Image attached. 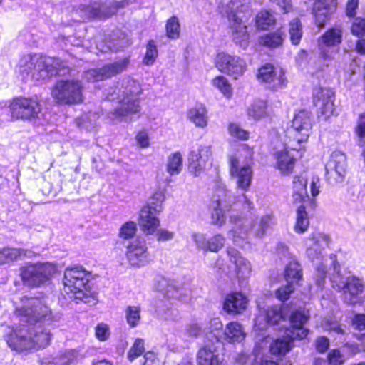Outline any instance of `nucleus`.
Masks as SVG:
<instances>
[{"label":"nucleus","mask_w":365,"mask_h":365,"mask_svg":"<svg viewBox=\"0 0 365 365\" xmlns=\"http://www.w3.org/2000/svg\"><path fill=\"white\" fill-rule=\"evenodd\" d=\"M329 242V237L319 232L312 233L306 241L307 256L316 267L314 279L317 287L322 289L329 274L332 287L344 292L346 303L362 304L364 302L361 296L364 289L362 280L350 273H341L335 255L324 257L323 250Z\"/></svg>","instance_id":"1"},{"label":"nucleus","mask_w":365,"mask_h":365,"mask_svg":"<svg viewBox=\"0 0 365 365\" xmlns=\"http://www.w3.org/2000/svg\"><path fill=\"white\" fill-rule=\"evenodd\" d=\"M15 313L21 322L29 324L17 327L8 336L11 348L23 351L45 348L50 344L53 319L51 310L41 300L24 297L16 307Z\"/></svg>","instance_id":"2"},{"label":"nucleus","mask_w":365,"mask_h":365,"mask_svg":"<svg viewBox=\"0 0 365 365\" xmlns=\"http://www.w3.org/2000/svg\"><path fill=\"white\" fill-rule=\"evenodd\" d=\"M142 89L140 83L130 77L123 78L116 86L111 88L105 95L108 101H118L120 105L110 115L112 120L129 123L130 115L140 111L138 96Z\"/></svg>","instance_id":"3"},{"label":"nucleus","mask_w":365,"mask_h":365,"mask_svg":"<svg viewBox=\"0 0 365 365\" xmlns=\"http://www.w3.org/2000/svg\"><path fill=\"white\" fill-rule=\"evenodd\" d=\"M238 202L242 204L244 210L250 212L253 208V203L244 192L237 197H232L224 183L217 182L210 205L211 223L223 226L226 220L225 210H229Z\"/></svg>","instance_id":"4"},{"label":"nucleus","mask_w":365,"mask_h":365,"mask_svg":"<svg viewBox=\"0 0 365 365\" xmlns=\"http://www.w3.org/2000/svg\"><path fill=\"white\" fill-rule=\"evenodd\" d=\"M309 319V312L305 309L292 312L289 327L286 329L282 339H277L271 344V353L274 355H284L291 349L292 341L304 339L309 333V330L304 327Z\"/></svg>","instance_id":"5"},{"label":"nucleus","mask_w":365,"mask_h":365,"mask_svg":"<svg viewBox=\"0 0 365 365\" xmlns=\"http://www.w3.org/2000/svg\"><path fill=\"white\" fill-rule=\"evenodd\" d=\"M90 279L91 273L81 266L67 268L64 272L63 292L70 299L89 303L91 297Z\"/></svg>","instance_id":"6"},{"label":"nucleus","mask_w":365,"mask_h":365,"mask_svg":"<svg viewBox=\"0 0 365 365\" xmlns=\"http://www.w3.org/2000/svg\"><path fill=\"white\" fill-rule=\"evenodd\" d=\"M312 123L311 114L306 110H300L295 114L292 125L287 129L285 140L288 148L300 153V156L306 150V145L312 133Z\"/></svg>","instance_id":"7"},{"label":"nucleus","mask_w":365,"mask_h":365,"mask_svg":"<svg viewBox=\"0 0 365 365\" xmlns=\"http://www.w3.org/2000/svg\"><path fill=\"white\" fill-rule=\"evenodd\" d=\"M62 62L59 58L41 56L38 54H27L24 56L19 62V71L22 75L28 76L34 71L39 73L41 78H46L53 75H63L61 71Z\"/></svg>","instance_id":"8"},{"label":"nucleus","mask_w":365,"mask_h":365,"mask_svg":"<svg viewBox=\"0 0 365 365\" xmlns=\"http://www.w3.org/2000/svg\"><path fill=\"white\" fill-rule=\"evenodd\" d=\"M241 150L246 153L245 162H242L241 157L232 156L230 159V175L235 180L237 187L246 192L251 186L253 179V170L252 168V149L247 145L240 146Z\"/></svg>","instance_id":"9"},{"label":"nucleus","mask_w":365,"mask_h":365,"mask_svg":"<svg viewBox=\"0 0 365 365\" xmlns=\"http://www.w3.org/2000/svg\"><path fill=\"white\" fill-rule=\"evenodd\" d=\"M56 272V266L50 262L26 264L20 268V277L24 284L34 287L48 282Z\"/></svg>","instance_id":"10"},{"label":"nucleus","mask_w":365,"mask_h":365,"mask_svg":"<svg viewBox=\"0 0 365 365\" xmlns=\"http://www.w3.org/2000/svg\"><path fill=\"white\" fill-rule=\"evenodd\" d=\"M51 96L61 105L78 104L83 101V85L78 80H60L51 90Z\"/></svg>","instance_id":"11"},{"label":"nucleus","mask_w":365,"mask_h":365,"mask_svg":"<svg viewBox=\"0 0 365 365\" xmlns=\"http://www.w3.org/2000/svg\"><path fill=\"white\" fill-rule=\"evenodd\" d=\"M11 117L14 120L34 122L40 118L41 106L36 98L16 97L9 105Z\"/></svg>","instance_id":"12"},{"label":"nucleus","mask_w":365,"mask_h":365,"mask_svg":"<svg viewBox=\"0 0 365 365\" xmlns=\"http://www.w3.org/2000/svg\"><path fill=\"white\" fill-rule=\"evenodd\" d=\"M257 79L266 88L272 91H278L285 88L288 80L285 71L271 63H265L259 68Z\"/></svg>","instance_id":"13"},{"label":"nucleus","mask_w":365,"mask_h":365,"mask_svg":"<svg viewBox=\"0 0 365 365\" xmlns=\"http://www.w3.org/2000/svg\"><path fill=\"white\" fill-rule=\"evenodd\" d=\"M212 156V146L199 143L193 146L188 154V171L194 176H200L211 161Z\"/></svg>","instance_id":"14"},{"label":"nucleus","mask_w":365,"mask_h":365,"mask_svg":"<svg viewBox=\"0 0 365 365\" xmlns=\"http://www.w3.org/2000/svg\"><path fill=\"white\" fill-rule=\"evenodd\" d=\"M346 157L340 151L333 152L325 165V177L331 185H338L344 182L346 174Z\"/></svg>","instance_id":"15"},{"label":"nucleus","mask_w":365,"mask_h":365,"mask_svg":"<svg viewBox=\"0 0 365 365\" xmlns=\"http://www.w3.org/2000/svg\"><path fill=\"white\" fill-rule=\"evenodd\" d=\"M215 66L217 69L234 79L242 76L247 70V63L238 56L230 55L221 52L215 58Z\"/></svg>","instance_id":"16"},{"label":"nucleus","mask_w":365,"mask_h":365,"mask_svg":"<svg viewBox=\"0 0 365 365\" xmlns=\"http://www.w3.org/2000/svg\"><path fill=\"white\" fill-rule=\"evenodd\" d=\"M342 40V31L339 27L328 29L319 39L318 46L322 56L324 59L334 58L339 51Z\"/></svg>","instance_id":"17"},{"label":"nucleus","mask_w":365,"mask_h":365,"mask_svg":"<svg viewBox=\"0 0 365 365\" xmlns=\"http://www.w3.org/2000/svg\"><path fill=\"white\" fill-rule=\"evenodd\" d=\"M219 8L230 23H243L250 13L245 0H221Z\"/></svg>","instance_id":"18"},{"label":"nucleus","mask_w":365,"mask_h":365,"mask_svg":"<svg viewBox=\"0 0 365 365\" xmlns=\"http://www.w3.org/2000/svg\"><path fill=\"white\" fill-rule=\"evenodd\" d=\"M129 59L124 58L109 63L99 69H90L84 73L83 78L89 82L103 81L123 72L129 64Z\"/></svg>","instance_id":"19"},{"label":"nucleus","mask_w":365,"mask_h":365,"mask_svg":"<svg viewBox=\"0 0 365 365\" xmlns=\"http://www.w3.org/2000/svg\"><path fill=\"white\" fill-rule=\"evenodd\" d=\"M125 256L130 265L134 267L146 266L150 261V255L143 240H135L130 242L127 246Z\"/></svg>","instance_id":"20"},{"label":"nucleus","mask_w":365,"mask_h":365,"mask_svg":"<svg viewBox=\"0 0 365 365\" xmlns=\"http://www.w3.org/2000/svg\"><path fill=\"white\" fill-rule=\"evenodd\" d=\"M230 221L233 227L229 231L228 237L232 239L237 246L244 248L249 242V231L251 222L244 217L230 215Z\"/></svg>","instance_id":"21"},{"label":"nucleus","mask_w":365,"mask_h":365,"mask_svg":"<svg viewBox=\"0 0 365 365\" xmlns=\"http://www.w3.org/2000/svg\"><path fill=\"white\" fill-rule=\"evenodd\" d=\"M300 153L288 148L284 140V148L274 153V166L282 175H289L294 170L297 158H301Z\"/></svg>","instance_id":"22"},{"label":"nucleus","mask_w":365,"mask_h":365,"mask_svg":"<svg viewBox=\"0 0 365 365\" xmlns=\"http://www.w3.org/2000/svg\"><path fill=\"white\" fill-rule=\"evenodd\" d=\"M132 3V0H101L99 5H93L91 8L90 15L100 20H106L115 15L118 9Z\"/></svg>","instance_id":"23"},{"label":"nucleus","mask_w":365,"mask_h":365,"mask_svg":"<svg viewBox=\"0 0 365 365\" xmlns=\"http://www.w3.org/2000/svg\"><path fill=\"white\" fill-rule=\"evenodd\" d=\"M259 314L256 317L255 330H263L269 324H276L284 320V313L279 306H272L267 309L262 308L258 304Z\"/></svg>","instance_id":"24"},{"label":"nucleus","mask_w":365,"mask_h":365,"mask_svg":"<svg viewBox=\"0 0 365 365\" xmlns=\"http://www.w3.org/2000/svg\"><path fill=\"white\" fill-rule=\"evenodd\" d=\"M334 93L328 88H320L315 93L314 102L317 108L319 118L326 120L334 115Z\"/></svg>","instance_id":"25"},{"label":"nucleus","mask_w":365,"mask_h":365,"mask_svg":"<svg viewBox=\"0 0 365 365\" xmlns=\"http://www.w3.org/2000/svg\"><path fill=\"white\" fill-rule=\"evenodd\" d=\"M160 212L159 205L156 207L144 206L140 212L138 225L141 230L146 235H153L160 225V220L157 215Z\"/></svg>","instance_id":"26"},{"label":"nucleus","mask_w":365,"mask_h":365,"mask_svg":"<svg viewBox=\"0 0 365 365\" xmlns=\"http://www.w3.org/2000/svg\"><path fill=\"white\" fill-rule=\"evenodd\" d=\"M227 252L230 264L234 266V271L239 282L247 279L252 272L250 262L244 257L238 250L232 247H228Z\"/></svg>","instance_id":"27"},{"label":"nucleus","mask_w":365,"mask_h":365,"mask_svg":"<svg viewBox=\"0 0 365 365\" xmlns=\"http://www.w3.org/2000/svg\"><path fill=\"white\" fill-rule=\"evenodd\" d=\"M192 239L195 243L198 250H202L204 252L208 251L218 252L223 247L225 242V238L221 234H216L214 236L206 239L204 234L195 232L192 235Z\"/></svg>","instance_id":"28"},{"label":"nucleus","mask_w":365,"mask_h":365,"mask_svg":"<svg viewBox=\"0 0 365 365\" xmlns=\"http://www.w3.org/2000/svg\"><path fill=\"white\" fill-rule=\"evenodd\" d=\"M243 326L238 322H230L225 325L220 339L228 344H240L246 337Z\"/></svg>","instance_id":"29"},{"label":"nucleus","mask_w":365,"mask_h":365,"mask_svg":"<svg viewBox=\"0 0 365 365\" xmlns=\"http://www.w3.org/2000/svg\"><path fill=\"white\" fill-rule=\"evenodd\" d=\"M197 360L199 365H220L223 359L220 356L215 344L209 343L200 349Z\"/></svg>","instance_id":"30"},{"label":"nucleus","mask_w":365,"mask_h":365,"mask_svg":"<svg viewBox=\"0 0 365 365\" xmlns=\"http://www.w3.org/2000/svg\"><path fill=\"white\" fill-rule=\"evenodd\" d=\"M248 300L241 292L227 294L225 299L223 308L227 313L240 314L247 308Z\"/></svg>","instance_id":"31"},{"label":"nucleus","mask_w":365,"mask_h":365,"mask_svg":"<svg viewBox=\"0 0 365 365\" xmlns=\"http://www.w3.org/2000/svg\"><path fill=\"white\" fill-rule=\"evenodd\" d=\"M336 0H315L313 13L316 23H324L325 20L336 11Z\"/></svg>","instance_id":"32"},{"label":"nucleus","mask_w":365,"mask_h":365,"mask_svg":"<svg viewBox=\"0 0 365 365\" xmlns=\"http://www.w3.org/2000/svg\"><path fill=\"white\" fill-rule=\"evenodd\" d=\"M187 118L197 128L204 129L208 125V112L205 106L202 103L190 108L187 112Z\"/></svg>","instance_id":"33"},{"label":"nucleus","mask_w":365,"mask_h":365,"mask_svg":"<svg viewBox=\"0 0 365 365\" xmlns=\"http://www.w3.org/2000/svg\"><path fill=\"white\" fill-rule=\"evenodd\" d=\"M269 115L267 102L262 99H255L247 108V115L250 120L259 121Z\"/></svg>","instance_id":"34"},{"label":"nucleus","mask_w":365,"mask_h":365,"mask_svg":"<svg viewBox=\"0 0 365 365\" xmlns=\"http://www.w3.org/2000/svg\"><path fill=\"white\" fill-rule=\"evenodd\" d=\"M307 180L305 177L295 176L293 180V201L296 203L305 202L309 199L307 190Z\"/></svg>","instance_id":"35"},{"label":"nucleus","mask_w":365,"mask_h":365,"mask_svg":"<svg viewBox=\"0 0 365 365\" xmlns=\"http://www.w3.org/2000/svg\"><path fill=\"white\" fill-rule=\"evenodd\" d=\"M232 36L236 45L245 49L249 43L250 36L245 24H232Z\"/></svg>","instance_id":"36"},{"label":"nucleus","mask_w":365,"mask_h":365,"mask_svg":"<svg viewBox=\"0 0 365 365\" xmlns=\"http://www.w3.org/2000/svg\"><path fill=\"white\" fill-rule=\"evenodd\" d=\"M302 271L301 265L295 260L291 261L285 268L284 277L287 283L299 284L302 280Z\"/></svg>","instance_id":"37"},{"label":"nucleus","mask_w":365,"mask_h":365,"mask_svg":"<svg viewBox=\"0 0 365 365\" xmlns=\"http://www.w3.org/2000/svg\"><path fill=\"white\" fill-rule=\"evenodd\" d=\"M283 41V32L281 29L264 34L259 39V44L268 48L279 47L282 44Z\"/></svg>","instance_id":"38"},{"label":"nucleus","mask_w":365,"mask_h":365,"mask_svg":"<svg viewBox=\"0 0 365 365\" xmlns=\"http://www.w3.org/2000/svg\"><path fill=\"white\" fill-rule=\"evenodd\" d=\"M309 225L308 213L304 205H300L297 210L296 222L294 227L295 232L302 234L305 232Z\"/></svg>","instance_id":"39"},{"label":"nucleus","mask_w":365,"mask_h":365,"mask_svg":"<svg viewBox=\"0 0 365 365\" xmlns=\"http://www.w3.org/2000/svg\"><path fill=\"white\" fill-rule=\"evenodd\" d=\"M182 155L180 152H175L170 155L167 160V172L170 175L180 173L182 169Z\"/></svg>","instance_id":"40"},{"label":"nucleus","mask_w":365,"mask_h":365,"mask_svg":"<svg viewBox=\"0 0 365 365\" xmlns=\"http://www.w3.org/2000/svg\"><path fill=\"white\" fill-rule=\"evenodd\" d=\"M212 85L217 89L226 98L230 99L232 96L233 90L229 80L223 76H218L212 79Z\"/></svg>","instance_id":"41"},{"label":"nucleus","mask_w":365,"mask_h":365,"mask_svg":"<svg viewBox=\"0 0 365 365\" xmlns=\"http://www.w3.org/2000/svg\"><path fill=\"white\" fill-rule=\"evenodd\" d=\"M25 255L24 250L11 247L0 249V265L16 260Z\"/></svg>","instance_id":"42"},{"label":"nucleus","mask_w":365,"mask_h":365,"mask_svg":"<svg viewBox=\"0 0 365 365\" xmlns=\"http://www.w3.org/2000/svg\"><path fill=\"white\" fill-rule=\"evenodd\" d=\"M159 291L163 293L165 298H181L182 297V290L176 288L173 284H168L165 279L159 282Z\"/></svg>","instance_id":"43"},{"label":"nucleus","mask_w":365,"mask_h":365,"mask_svg":"<svg viewBox=\"0 0 365 365\" xmlns=\"http://www.w3.org/2000/svg\"><path fill=\"white\" fill-rule=\"evenodd\" d=\"M140 307L138 305L128 306L125 310L127 323L130 327H135L140 320Z\"/></svg>","instance_id":"44"},{"label":"nucleus","mask_w":365,"mask_h":365,"mask_svg":"<svg viewBox=\"0 0 365 365\" xmlns=\"http://www.w3.org/2000/svg\"><path fill=\"white\" fill-rule=\"evenodd\" d=\"M158 56L157 46L153 40H150L146 45L145 56L143 58V63L145 66H152Z\"/></svg>","instance_id":"45"},{"label":"nucleus","mask_w":365,"mask_h":365,"mask_svg":"<svg viewBox=\"0 0 365 365\" xmlns=\"http://www.w3.org/2000/svg\"><path fill=\"white\" fill-rule=\"evenodd\" d=\"M170 303L165 300L155 302V312L158 315L164 317L165 319H173L175 310L170 307Z\"/></svg>","instance_id":"46"},{"label":"nucleus","mask_w":365,"mask_h":365,"mask_svg":"<svg viewBox=\"0 0 365 365\" xmlns=\"http://www.w3.org/2000/svg\"><path fill=\"white\" fill-rule=\"evenodd\" d=\"M71 361L69 354H62L55 357H46L41 360V365H68Z\"/></svg>","instance_id":"47"},{"label":"nucleus","mask_w":365,"mask_h":365,"mask_svg":"<svg viewBox=\"0 0 365 365\" xmlns=\"http://www.w3.org/2000/svg\"><path fill=\"white\" fill-rule=\"evenodd\" d=\"M228 133L232 138L240 140H246L250 136L249 132L242 129L239 124L235 123H230L228 125Z\"/></svg>","instance_id":"48"},{"label":"nucleus","mask_w":365,"mask_h":365,"mask_svg":"<svg viewBox=\"0 0 365 365\" xmlns=\"http://www.w3.org/2000/svg\"><path fill=\"white\" fill-rule=\"evenodd\" d=\"M144 351V341L142 339H136L128 351V359L132 361L140 356Z\"/></svg>","instance_id":"49"},{"label":"nucleus","mask_w":365,"mask_h":365,"mask_svg":"<svg viewBox=\"0 0 365 365\" xmlns=\"http://www.w3.org/2000/svg\"><path fill=\"white\" fill-rule=\"evenodd\" d=\"M260 352L258 350V346H256L254 353L252 355H249L245 353L238 354L235 360L239 365H252L253 360H256V358L259 355Z\"/></svg>","instance_id":"50"},{"label":"nucleus","mask_w":365,"mask_h":365,"mask_svg":"<svg viewBox=\"0 0 365 365\" xmlns=\"http://www.w3.org/2000/svg\"><path fill=\"white\" fill-rule=\"evenodd\" d=\"M136 225L133 222H127L123 224L120 230L119 237L124 240L132 238L136 232Z\"/></svg>","instance_id":"51"},{"label":"nucleus","mask_w":365,"mask_h":365,"mask_svg":"<svg viewBox=\"0 0 365 365\" xmlns=\"http://www.w3.org/2000/svg\"><path fill=\"white\" fill-rule=\"evenodd\" d=\"M95 336L101 341L108 340L110 336L109 326L103 322L98 324L95 327Z\"/></svg>","instance_id":"52"},{"label":"nucleus","mask_w":365,"mask_h":365,"mask_svg":"<svg viewBox=\"0 0 365 365\" xmlns=\"http://www.w3.org/2000/svg\"><path fill=\"white\" fill-rule=\"evenodd\" d=\"M272 220L271 215H266L261 217L259 227L255 230V235L257 237H262L265 235L267 229L269 227Z\"/></svg>","instance_id":"53"},{"label":"nucleus","mask_w":365,"mask_h":365,"mask_svg":"<svg viewBox=\"0 0 365 365\" xmlns=\"http://www.w3.org/2000/svg\"><path fill=\"white\" fill-rule=\"evenodd\" d=\"M222 329V323L220 318H213L209 322L208 331L210 335L215 339L216 342L220 341L219 331Z\"/></svg>","instance_id":"54"},{"label":"nucleus","mask_w":365,"mask_h":365,"mask_svg":"<svg viewBox=\"0 0 365 365\" xmlns=\"http://www.w3.org/2000/svg\"><path fill=\"white\" fill-rule=\"evenodd\" d=\"M294 285L292 283H287V285L279 287L276 291V297L282 302L288 299L290 294L294 290Z\"/></svg>","instance_id":"55"},{"label":"nucleus","mask_w":365,"mask_h":365,"mask_svg":"<svg viewBox=\"0 0 365 365\" xmlns=\"http://www.w3.org/2000/svg\"><path fill=\"white\" fill-rule=\"evenodd\" d=\"M255 23H276V19L271 11L262 9L256 15Z\"/></svg>","instance_id":"56"},{"label":"nucleus","mask_w":365,"mask_h":365,"mask_svg":"<svg viewBox=\"0 0 365 365\" xmlns=\"http://www.w3.org/2000/svg\"><path fill=\"white\" fill-rule=\"evenodd\" d=\"M289 34L292 44L298 45L302 36V24H291Z\"/></svg>","instance_id":"57"},{"label":"nucleus","mask_w":365,"mask_h":365,"mask_svg":"<svg viewBox=\"0 0 365 365\" xmlns=\"http://www.w3.org/2000/svg\"><path fill=\"white\" fill-rule=\"evenodd\" d=\"M327 360L330 365H341L345 359L338 349H334L329 352Z\"/></svg>","instance_id":"58"},{"label":"nucleus","mask_w":365,"mask_h":365,"mask_svg":"<svg viewBox=\"0 0 365 365\" xmlns=\"http://www.w3.org/2000/svg\"><path fill=\"white\" fill-rule=\"evenodd\" d=\"M135 140L138 145L142 148H146L150 146L149 135L148 131L145 130L139 131L137 133Z\"/></svg>","instance_id":"59"},{"label":"nucleus","mask_w":365,"mask_h":365,"mask_svg":"<svg viewBox=\"0 0 365 365\" xmlns=\"http://www.w3.org/2000/svg\"><path fill=\"white\" fill-rule=\"evenodd\" d=\"M359 0H347L345 9L346 16L350 19L354 18L359 8Z\"/></svg>","instance_id":"60"},{"label":"nucleus","mask_w":365,"mask_h":365,"mask_svg":"<svg viewBox=\"0 0 365 365\" xmlns=\"http://www.w3.org/2000/svg\"><path fill=\"white\" fill-rule=\"evenodd\" d=\"M157 240L160 242H167L172 240L175 237V232L167 229H159L156 234Z\"/></svg>","instance_id":"61"},{"label":"nucleus","mask_w":365,"mask_h":365,"mask_svg":"<svg viewBox=\"0 0 365 365\" xmlns=\"http://www.w3.org/2000/svg\"><path fill=\"white\" fill-rule=\"evenodd\" d=\"M165 200V195L163 192H155L151 199L150 200L149 203L147 206L150 207H156L159 205L160 207V212L162 211V204L163 201Z\"/></svg>","instance_id":"62"},{"label":"nucleus","mask_w":365,"mask_h":365,"mask_svg":"<svg viewBox=\"0 0 365 365\" xmlns=\"http://www.w3.org/2000/svg\"><path fill=\"white\" fill-rule=\"evenodd\" d=\"M98 118V115L97 113H90L89 115H86L83 118L82 122L81 123L80 125L86 128V129H88L95 125L96 121Z\"/></svg>","instance_id":"63"},{"label":"nucleus","mask_w":365,"mask_h":365,"mask_svg":"<svg viewBox=\"0 0 365 365\" xmlns=\"http://www.w3.org/2000/svg\"><path fill=\"white\" fill-rule=\"evenodd\" d=\"M353 326L355 329L360 331L365 329V314H357L354 316L352 320Z\"/></svg>","instance_id":"64"}]
</instances>
